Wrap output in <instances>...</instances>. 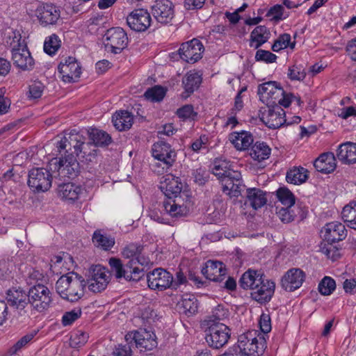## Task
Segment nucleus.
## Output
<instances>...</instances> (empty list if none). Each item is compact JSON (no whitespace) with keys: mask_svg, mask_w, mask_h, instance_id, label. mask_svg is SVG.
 I'll use <instances>...</instances> for the list:
<instances>
[{"mask_svg":"<svg viewBox=\"0 0 356 356\" xmlns=\"http://www.w3.org/2000/svg\"><path fill=\"white\" fill-rule=\"evenodd\" d=\"M88 134L91 142L86 143L81 134L70 131L55 143V148L49 156H79L81 153L84 156H93L88 151L91 147H106L112 142L111 136L103 130L90 128Z\"/></svg>","mask_w":356,"mask_h":356,"instance_id":"nucleus-1","label":"nucleus"},{"mask_svg":"<svg viewBox=\"0 0 356 356\" xmlns=\"http://www.w3.org/2000/svg\"><path fill=\"white\" fill-rule=\"evenodd\" d=\"M143 246L138 243H129L122 251L124 257L130 259L122 264L120 259L112 257L108 264L117 279L124 278L127 281H139L144 275L143 266L148 264L147 259L141 257Z\"/></svg>","mask_w":356,"mask_h":356,"instance_id":"nucleus-2","label":"nucleus"},{"mask_svg":"<svg viewBox=\"0 0 356 356\" xmlns=\"http://www.w3.org/2000/svg\"><path fill=\"white\" fill-rule=\"evenodd\" d=\"M238 284L245 290H252L251 298L261 304L270 300L275 287L273 282L268 280L265 282L261 273L252 269L242 275Z\"/></svg>","mask_w":356,"mask_h":356,"instance_id":"nucleus-3","label":"nucleus"},{"mask_svg":"<svg viewBox=\"0 0 356 356\" xmlns=\"http://www.w3.org/2000/svg\"><path fill=\"white\" fill-rule=\"evenodd\" d=\"M86 280L76 273L62 275L56 283V291L63 299L70 302L79 300L84 295Z\"/></svg>","mask_w":356,"mask_h":356,"instance_id":"nucleus-4","label":"nucleus"},{"mask_svg":"<svg viewBox=\"0 0 356 356\" xmlns=\"http://www.w3.org/2000/svg\"><path fill=\"white\" fill-rule=\"evenodd\" d=\"M293 97L294 95L293 94L286 93L284 90V94L273 100L270 108L268 110V121L266 124L269 128H279L284 123H286V120L284 119L285 112L281 108V106L285 108L289 107Z\"/></svg>","mask_w":356,"mask_h":356,"instance_id":"nucleus-5","label":"nucleus"},{"mask_svg":"<svg viewBox=\"0 0 356 356\" xmlns=\"http://www.w3.org/2000/svg\"><path fill=\"white\" fill-rule=\"evenodd\" d=\"M48 168L54 177L74 178L80 170V165L76 157H52L48 162Z\"/></svg>","mask_w":356,"mask_h":356,"instance_id":"nucleus-6","label":"nucleus"},{"mask_svg":"<svg viewBox=\"0 0 356 356\" xmlns=\"http://www.w3.org/2000/svg\"><path fill=\"white\" fill-rule=\"evenodd\" d=\"M238 348L245 356H259L265 350L266 341L263 336L256 337V332H248L238 337Z\"/></svg>","mask_w":356,"mask_h":356,"instance_id":"nucleus-7","label":"nucleus"},{"mask_svg":"<svg viewBox=\"0 0 356 356\" xmlns=\"http://www.w3.org/2000/svg\"><path fill=\"white\" fill-rule=\"evenodd\" d=\"M193 206L192 196L188 192H184L179 197H170L163 200V210L172 218L186 216Z\"/></svg>","mask_w":356,"mask_h":356,"instance_id":"nucleus-8","label":"nucleus"},{"mask_svg":"<svg viewBox=\"0 0 356 356\" xmlns=\"http://www.w3.org/2000/svg\"><path fill=\"white\" fill-rule=\"evenodd\" d=\"M54 174L49 168H35L29 170L28 186L35 193L47 191L51 186Z\"/></svg>","mask_w":356,"mask_h":356,"instance_id":"nucleus-9","label":"nucleus"},{"mask_svg":"<svg viewBox=\"0 0 356 356\" xmlns=\"http://www.w3.org/2000/svg\"><path fill=\"white\" fill-rule=\"evenodd\" d=\"M29 305L37 312H42L50 307L52 293L42 284H35L29 290Z\"/></svg>","mask_w":356,"mask_h":356,"instance_id":"nucleus-10","label":"nucleus"},{"mask_svg":"<svg viewBox=\"0 0 356 356\" xmlns=\"http://www.w3.org/2000/svg\"><path fill=\"white\" fill-rule=\"evenodd\" d=\"M104 39L106 49L114 54H120L127 47L129 42L127 33L119 26L108 29Z\"/></svg>","mask_w":356,"mask_h":356,"instance_id":"nucleus-11","label":"nucleus"},{"mask_svg":"<svg viewBox=\"0 0 356 356\" xmlns=\"http://www.w3.org/2000/svg\"><path fill=\"white\" fill-rule=\"evenodd\" d=\"M127 342L134 341L136 347L140 352L147 353L153 350L157 347L158 342L154 332L140 329L134 332H130L125 335Z\"/></svg>","mask_w":356,"mask_h":356,"instance_id":"nucleus-12","label":"nucleus"},{"mask_svg":"<svg viewBox=\"0 0 356 356\" xmlns=\"http://www.w3.org/2000/svg\"><path fill=\"white\" fill-rule=\"evenodd\" d=\"M230 336V329L228 326L216 323L209 326L205 339L210 347L219 349L227 343Z\"/></svg>","mask_w":356,"mask_h":356,"instance_id":"nucleus-13","label":"nucleus"},{"mask_svg":"<svg viewBox=\"0 0 356 356\" xmlns=\"http://www.w3.org/2000/svg\"><path fill=\"white\" fill-rule=\"evenodd\" d=\"M109 280V275L106 268L101 265H96L89 269L86 282L90 291L93 293H100L106 288Z\"/></svg>","mask_w":356,"mask_h":356,"instance_id":"nucleus-14","label":"nucleus"},{"mask_svg":"<svg viewBox=\"0 0 356 356\" xmlns=\"http://www.w3.org/2000/svg\"><path fill=\"white\" fill-rule=\"evenodd\" d=\"M152 18L146 9L137 8L131 11L127 17V24L136 32H144L151 25Z\"/></svg>","mask_w":356,"mask_h":356,"instance_id":"nucleus-15","label":"nucleus"},{"mask_svg":"<svg viewBox=\"0 0 356 356\" xmlns=\"http://www.w3.org/2000/svg\"><path fill=\"white\" fill-rule=\"evenodd\" d=\"M204 48L197 39H193L183 43L178 50V54L183 60L188 63H195L202 58Z\"/></svg>","mask_w":356,"mask_h":356,"instance_id":"nucleus-16","label":"nucleus"},{"mask_svg":"<svg viewBox=\"0 0 356 356\" xmlns=\"http://www.w3.org/2000/svg\"><path fill=\"white\" fill-rule=\"evenodd\" d=\"M35 16L42 26L54 25L60 18V10L53 3H42L37 7Z\"/></svg>","mask_w":356,"mask_h":356,"instance_id":"nucleus-17","label":"nucleus"},{"mask_svg":"<svg viewBox=\"0 0 356 356\" xmlns=\"http://www.w3.org/2000/svg\"><path fill=\"white\" fill-rule=\"evenodd\" d=\"M147 280L150 289L164 291L171 289L172 275L164 269L156 268L147 274Z\"/></svg>","mask_w":356,"mask_h":356,"instance_id":"nucleus-18","label":"nucleus"},{"mask_svg":"<svg viewBox=\"0 0 356 356\" xmlns=\"http://www.w3.org/2000/svg\"><path fill=\"white\" fill-rule=\"evenodd\" d=\"M152 13L159 23L169 24L175 16L174 5L170 0H156L152 6Z\"/></svg>","mask_w":356,"mask_h":356,"instance_id":"nucleus-19","label":"nucleus"},{"mask_svg":"<svg viewBox=\"0 0 356 356\" xmlns=\"http://www.w3.org/2000/svg\"><path fill=\"white\" fill-rule=\"evenodd\" d=\"M58 72L62 75L64 82L72 83L76 81L81 74V67L75 58L69 56L58 65Z\"/></svg>","mask_w":356,"mask_h":356,"instance_id":"nucleus-20","label":"nucleus"},{"mask_svg":"<svg viewBox=\"0 0 356 356\" xmlns=\"http://www.w3.org/2000/svg\"><path fill=\"white\" fill-rule=\"evenodd\" d=\"M284 94V89L277 81H270L258 86V95L262 101H266L268 109L275 99H277Z\"/></svg>","mask_w":356,"mask_h":356,"instance_id":"nucleus-21","label":"nucleus"},{"mask_svg":"<svg viewBox=\"0 0 356 356\" xmlns=\"http://www.w3.org/2000/svg\"><path fill=\"white\" fill-rule=\"evenodd\" d=\"M6 300L10 306L26 313L24 309L29 305V291L21 287H13L7 291Z\"/></svg>","mask_w":356,"mask_h":356,"instance_id":"nucleus-22","label":"nucleus"},{"mask_svg":"<svg viewBox=\"0 0 356 356\" xmlns=\"http://www.w3.org/2000/svg\"><path fill=\"white\" fill-rule=\"evenodd\" d=\"M183 184L179 177H175L171 174L163 176L160 181L159 188L163 194L170 197H179L184 191H181Z\"/></svg>","mask_w":356,"mask_h":356,"instance_id":"nucleus-23","label":"nucleus"},{"mask_svg":"<svg viewBox=\"0 0 356 356\" xmlns=\"http://www.w3.org/2000/svg\"><path fill=\"white\" fill-rule=\"evenodd\" d=\"M222 191L230 197H238L245 188L241 173L235 172L222 180Z\"/></svg>","mask_w":356,"mask_h":356,"instance_id":"nucleus-24","label":"nucleus"},{"mask_svg":"<svg viewBox=\"0 0 356 356\" xmlns=\"http://www.w3.org/2000/svg\"><path fill=\"white\" fill-rule=\"evenodd\" d=\"M202 273L211 281L221 282L226 277L227 270L222 262L209 260L202 269Z\"/></svg>","mask_w":356,"mask_h":356,"instance_id":"nucleus-25","label":"nucleus"},{"mask_svg":"<svg viewBox=\"0 0 356 356\" xmlns=\"http://www.w3.org/2000/svg\"><path fill=\"white\" fill-rule=\"evenodd\" d=\"M305 277V273L302 270L299 268L290 269L282 278V286L286 291H293L302 286Z\"/></svg>","mask_w":356,"mask_h":356,"instance_id":"nucleus-26","label":"nucleus"},{"mask_svg":"<svg viewBox=\"0 0 356 356\" xmlns=\"http://www.w3.org/2000/svg\"><path fill=\"white\" fill-rule=\"evenodd\" d=\"M12 51V59L14 65L22 70H31L34 66V60L27 45H22V47L14 49Z\"/></svg>","mask_w":356,"mask_h":356,"instance_id":"nucleus-27","label":"nucleus"},{"mask_svg":"<svg viewBox=\"0 0 356 356\" xmlns=\"http://www.w3.org/2000/svg\"><path fill=\"white\" fill-rule=\"evenodd\" d=\"M321 232L327 243H336L342 241L346 236L344 225L337 221L327 223Z\"/></svg>","mask_w":356,"mask_h":356,"instance_id":"nucleus-28","label":"nucleus"},{"mask_svg":"<svg viewBox=\"0 0 356 356\" xmlns=\"http://www.w3.org/2000/svg\"><path fill=\"white\" fill-rule=\"evenodd\" d=\"M209 168L212 173L221 181L224 177L231 176L232 173L237 172L233 170V165L225 157H216Z\"/></svg>","mask_w":356,"mask_h":356,"instance_id":"nucleus-29","label":"nucleus"},{"mask_svg":"<svg viewBox=\"0 0 356 356\" xmlns=\"http://www.w3.org/2000/svg\"><path fill=\"white\" fill-rule=\"evenodd\" d=\"M83 188L76 184L68 182L59 184L57 188L58 195L64 200L74 202L83 193Z\"/></svg>","mask_w":356,"mask_h":356,"instance_id":"nucleus-30","label":"nucleus"},{"mask_svg":"<svg viewBox=\"0 0 356 356\" xmlns=\"http://www.w3.org/2000/svg\"><path fill=\"white\" fill-rule=\"evenodd\" d=\"M229 140L234 147L240 151H244L251 148L254 143L252 134L246 131L241 132H233L229 134Z\"/></svg>","mask_w":356,"mask_h":356,"instance_id":"nucleus-31","label":"nucleus"},{"mask_svg":"<svg viewBox=\"0 0 356 356\" xmlns=\"http://www.w3.org/2000/svg\"><path fill=\"white\" fill-rule=\"evenodd\" d=\"M245 203L255 210L260 209L267 203L266 193L258 188H249L246 190Z\"/></svg>","mask_w":356,"mask_h":356,"instance_id":"nucleus-32","label":"nucleus"},{"mask_svg":"<svg viewBox=\"0 0 356 356\" xmlns=\"http://www.w3.org/2000/svg\"><path fill=\"white\" fill-rule=\"evenodd\" d=\"M202 83V77L197 72L190 71L182 79L184 92L182 97L186 98L196 90Z\"/></svg>","mask_w":356,"mask_h":356,"instance_id":"nucleus-33","label":"nucleus"},{"mask_svg":"<svg viewBox=\"0 0 356 356\" xmlns=\"http://www.w3.org/2000/svg\"><path fill=\"white\" fill-rule=\"evenodd\" d=\"M92 241L97 248L105 251L110 250L115 243V238L101 229L94 232Z\"/></svg>","mask_w":356,"mask_h":356,"instance_id":"nucleus-34","label":"nucleus"},{"mask_svg":"<svg viewBox=\"0 0 356 356\" xmlns=\"http://www.w3.org/2000/svg\"><path fill=\"white\" fill-rule=\"evenodd\" d=\"M112 122L116 129L125 131L131 127L134 122V116L127 111H120L113 115Z\"/></svg>","mask_w":356,"mask_h":356,"instance_id":"nucleus-35","label":"nucleus"},{"mask_svg":"<svg viewBox=\"0 0 356 356\" xmlns=\"http://www.w3.org/2000/svg\"><path fill=\"white\" fill-rule=\"evenodd\" d=\"M309 178V171L301 166H294L290 168L286 175V180L288 183L294 185H300Z\"/></svg>","mask_w":356,"mask_h":356,"instance_id":"nucleus-36","label":"nucleus"},{"mask_svg":"<svg viewBox=\"0 0 356 356\" xmlns=\"http://www.w3.org/2000/svg\"><path fill=\"white\" fill-rule=\"evenodd\" d=\"M270 32L265 26H257L250 34V46L259 49L268 40Z\"/></svg>","mask_w":356,"mask_h":356,"instance_id":"nucleus-37","label":"nucleus"},{"mask_svg":"<svg viewBox=\"0 0 356 356\" xmlns=\"http://www.w3.org/2000/svg\"><path fill=\"white\" fill-rule=\"evenodd\" d=\"M175 161V160L173 157H153L149 166L155 173L163 174L168 171Z\"/></svg>","mask_w":356,"mask_h":356,"instance_id":"nucleus-38","label":"nucleus"},{"mask_svg":"<svg viewBox=\"0 0 356 356\" xmlns=\"http://www.w3.org/2000/svg\"><path fill=\"white\" fill-rule=\"evenodd\" d=\"M180 304L183 309V313L188 316H193L197 312L199 302L194 295L184 294Z\"/></svg>","mask_w":356,"mask_h":356,"instance_id":"nucleus-39","label":"nucleus"},{"mask_svg":"<svg viewBox=\"0 0 356 356\" xmlns=\"http://www.w3.org/2000/svg\"><path fill=\"white\" fill-rule=\"evenodd\" d=\"M314 166L317 171L329 174L336 168V157H316L314 161Z\"/></svg>","mask_w":356,"mask_h":356,"instance_id":"nucleus-40","label":"nucleus"},{"mask_svg":"<svg viewBox=\"0 0 356 356\" xmlns=\"http://www.w3.org/2000/svg\"><path fill=\"white\" fill-rule=\"evenodd\" d=\"M341 217L348 226L356 229V202H351L343 208Z\"/></svg>","mask_w":356,"mask_h":356,"instance_id":"nucleus-41","label":"nucleus"},{"mask_svg":"<svg viewBox=\"0 0 356 356\" xmlns=\"http://www.w3.org/2000/svg\"><path fill=\"white\" fill-rule=\"evenodd\" d=\"M35 333L31 332L21 337L15 344H13L7 350L5 356H14L17 355L23 348H25L28 344L33 340Z\"/></svg>","mask_w":356,"mask_h":356,"instance_id":"nucleus-42","label":"nucleus"},{"mask_svg":"<svg viewBox=\"0 0 356 356\" xmlns=\"http://www.w3.org/2000/svg\"><path fill=\"white\" fill-rule=\"evenodd\" d=\"M7 46L14 49H18L22 47V45L26 44L24 40H22V35L19 31L11 29L8 31L6 34L3 39Z\"/></svg>","mask_w":356,"mask_h":356,"instance_id":"nucleus-43","label":"nucleus"},{"mask_svg":"<svg viewBox=\"0 0 356 356\" xmlns=\"http://www.w3.org/2000/svg\"><path fill=\"white\" fill-rule=\"evenodd\" d=\"M277 197L280 206L292 207L295 204L296 198L294 195L287 188L281 187L276 192Z\"/></svg>","mask_w":356,"mask_h":356,"instance_id":"nucleus-44","label":"nucleus"},{"mask_svg":"<svg viewBox=\"0 0 356 356\" xmlns=\"http://www.w3.org/2000/svg\"><path fill=\"white\" fill-rule=\"evenodd\" d=\"M166 88L161 86H154L148 88L144 94L145 97L153 102H158L163 100L166 94Z\"/></svg>","mask_w":356,"mask_h":356,"instance_id":"nucleus-45","label":"nucleus"},{"mask_svg":"<svg viewBox=\"0 0 356 356\" xmlns=\"http://www.w3.org/2000/svg\"><path fill=\"white\" fill-rule=\"evenodd\" d=\"M60 40L56 34L47 37L44 42V51L49 55H54L60 47Z\"/></svg>","mask_w":356,"mask_h":356,"instance_id":"nucleus-46","label":"nucleus"},{"mask_svg":"<svg viewBox=\"0 0 356 356\" xmlns=\"http://www.w3.org/2000/svg\"><path fill=\"white\" fill-rule=\"evenodd\" d=\"M333 243H321L320 252L325 254L327 258L335 261L341 257L340 250L332 244Z\"/></svg>","mask_w":356,"mask_h":356,"instance_id":"nucleus-47","label":"nucleus"},{"mask_svg":"<svg viewBox=\"0 0 356 356\" xmlns=\"http://www.w3.org/2000/svg\"><path fill=\"white\" fill-rule=\"evenodd\" d=\"M276 214L285 223L293 221L296 216L292 207H282L280 204L276 206Z\"/></svg>","mask_w":356,"mask_h":356,"instance_id":"nucleus-48","label":"nucleus"},{"mask_svg":"<svg viewBox=\"0 0 356 356\" xmlns=\"http://www.w3.org/2000/svg\"><path fill=\"white\" fill-rule=\"evenodd\" d=\"M250 150V156H269L271 153V149L266 143L260 140L253 143Z\"/></svg>","mask_w":356,"mask_h":356,"instance_id":"nucleus-49","label":"nucleus"},{"mask_svg":"<svg viewBox=\"0 0 356 356\" xmlns=\"http://www.w3.org/2000/svg\"><path fill=\"white\" fill-rule=\"evenodd\" d=\"M336 288L335 281L330 277H325L318 284V291L323 296L330 295Z\"/></svg>","mask_w":356,"mask_h":356,"instance_id":"nucleus-50","label":"nucleus"},{"mask_svg":"<svg viewBox=\"0 0 356 356\" xmlns=\"http://www.w3.org/2000/svg\"><path fill=\"white\" fill-rule=\"evenodd\" d=\"M172 152L171 146L164 141H159L153 145L152 156H171Z\"/></svg>","mask_w":356,"mask_h":356,"instance_id":"nucleus-51","label":"nucleus"},{"mask_svg":"<svg viewBox=\"0 0 356 356\" xmlns=\"http://www.w3.org/2000/svg\"><path fill=\"white\" fill-rule=\"evenodd\" d=\"M337 156H356V143L346 142L341 144L338 147Z\"/></svg>","mask_w":356,"mask_h":356,"instance_id":"nucleus-52","label":"nucleus"},{"mask_svg":"<svg viewBox=\"0 0 356 356\" xmlns=\"http://www.w3.org/2000/svg\"><path fill=\"white\" fill-rule=\"evenodd\" d=\"M287 75L291 81H302L306 76V72L302 66L293 65L289 68Z\"/></svg>","mask_w":356,"mask_h":356,"instance_id":"nucleus-53","label":"nucleus"},{"mask_svg":"<svg viewBox=\"0 0 356 356\" xmlns=\"http://www.w3.org/2000/svg\"><path fill=\"white\" fill-rule=\"evenodd\" d=\"M88 336L86 333L82 331H77L70 338V345L73 348H79L83 346L87 340Z\"/></svg>","mask_w":356,"mask_h":356,"instance_id":"nucleus-54","label":"nucleus"},{"mask_svg":"<svg viewBox=\"0 0 356 356\" xmlns=\"http://www.w3.org/2000/svg\"><path fill=\"white\" fill-rule=\"evenodd\" d=\"M81 314V310L79 308L74 309L70 312H66L62 317V323L64 326L70 325L78 319Z\"/></svg>","mask_w":356,"mask_h":356,"instance_id":"nucleus-55","label":"nucleus"},{"mask_svg":"<svg viewBox=\"0 0 356 356\" xmlns=\"http://www.w3.org/2000/svg\"><path fill=\"white\" fill-rule=\"evenodd\" d=\"M277 56L269 51L258 49L255 54L257 61H263L266 63H273L276 61Z\"/></svg>","mask_w":356,"mask_h":356,"instance_id":"nucleus-56","label":"nucleus"},{"mask_svg":"<svg viewBox=\"0 0 356 356\" xmlns=\"http://www.w3.org/2000/svg\"><path fill=\"white\" fill-rule=\"evenodd\" d=\"M5 93V88H0V115L7 114L10 110L11 101Z\"/></svg>","mask_w":356,"mask_h":356,"instance_id":"nucleus-57","label":"nucleus"},{"mask_svg":"<svg viewBox=\"0 0 356 356\" xmlns=\"http://www.w3.org/2000/svg\"><path fill=\"white\" fill-rule=\"evenodd\" d=\"M176 113L179 118L184 120L193 118L194 116L197 115V113L194 111L193 106L191 104H186L179 108Z\"/></svg>","mask_w":356,"mask_h":356,"instance_id":"nucleus-58","label":"nucleus"},{"mask_svg":"<svg viewBox=\"0 0 356 356\" xmlns=\"http://www.w3.org/2000/svg\"><path fill=\"white\" fill-rule=\"evenodd\" d=\"M227 316V309H225L222 305H218L213 309L211 318L214 321H218L226 318Z\"/></svg>","mask_w":356,"mask_h":356,"instance_id":"nucleus-59","label":"nucleus"},{"mask_svg":"<svg viewBox=\"0 0 356 356\" xmlns=\"http://www.w3.org/2000/svg\"><path fill=\"white\" fill-rule=\"evenodd\" d=\"M284 7L282 5L276 4L271 7L266 13L267 17H272V19L280 21L282 19Z\"/></svg>","mask_w":356,"mask_h":356,"instance_id":"nucleus-60","label":"nucleus"},{"mask_svg":"<svg viewBox=\"0 0 356 356\" xmlns=\"http://www.w3.org/2000/svg\"><path fill=\"white\" fill-rule=\"evenodd\" d=\"M259 326L264 333H268L271 330V321L269 314L263 313L259 319Z\"/></svg>","mask_w":356,"mask_h":356,"instance_id":"nucleus-61","label":"nucleus"},{"mask_svg":"<svg viewBox=\"0 0 356 356\" xmlns=\"http://www.w3.org/2000/svg\"><path fill=\"white\" fill-rule=\"evenodd\" d=\"M43 92V86L40 82L33 83L29 86V97L38 99L41 97Z\"/></svg>","mask_w":356,"mask_h":356,"instance_id":"nucleus-62","label":"nucleus"},{"mask_svg":"<svg viewBox=\"0 0 356 356\" xmlns=\"http://www.w3.org/2000/svg\"><path fill=\"white\" fill-rule=\"evenodd\" d=\"M276 41L280 42V45L282 46V48L283 49L289 47L291 49H293L296 45L295 42H291V35L288 33H284L282 35H280L279 38L276 40Z\"/></svg>","mask_w":356,"mask_h":356,"instance_id":"nucleus-63","label":"nucleus"},{"mask_svg":"<svg viewBox=\"0 0 356 356\" xmlns=\"http://www.w3.org/2000/svg\"><path fill=\"white\" fill-rule=\"evenodd\" d=\"M132 350L129 344L118 345L113 351L114 356H131Z\"/></svg>","mask_w":356,"mask_h":356,"instance_id":"nucleus-64","label":"nucleus"}]
</instances>
